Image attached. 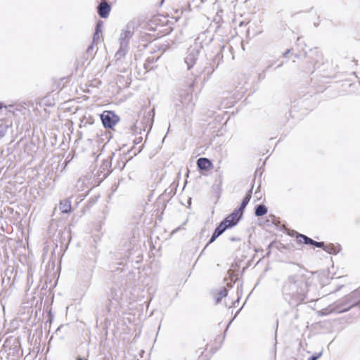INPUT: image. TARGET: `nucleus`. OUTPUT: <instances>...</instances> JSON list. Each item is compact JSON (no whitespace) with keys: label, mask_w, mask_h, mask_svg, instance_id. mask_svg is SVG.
I'll return each instance as SVG.
<instances>
[{"label":"nucleus","mask_w":360,"mask_h":360,"mask_svg":"<svg viewBox=\"0 0 360 360\" xmlns=\"http://www.w3.org/2000/svg\"><path fill=\"white\" fill-rule=\"evenodd\" d=\"M313 288L311 277L297 274L289 276L283 281L282 293L290 305H298L308 298Z\"/></svg>","instance_id":"1"},{"label":"nucleus","mask_w":360,"mask_h":360,"mask_svg":"<svg viewBox=\"0 0 360 360\" xmlns=\"http://www.w3.org/2000/svg\"><path fill=\"white\" fill-rule=\"evenodd\" d=\"M358 302L353 299V295H347L329 305L327 308L321 311L322 315H328L331 313H342L347 311L350 308L357 304Z\"/></svg>","instance_id":"2"},{"label":"nucleus","mask_w":360,"mask_h":360,"mask_svg":"<svg viewBox=\"0 0 360 360\" xmlns=\"http://www.w3.org/2000/svg\"><path fill=\"white\" fill-rule=\"evenodd\" d=\"M101 120L105 128H112L119 121V117L112 111H104L101 115Z\"/></svg>","instance_id":"3"},{"label":"nucleus","mask_w":360,"mask_h":360,"mask_svg":"<svg viewBox=\"0 0 360 360\" xmlns=\"http://www.w3.org/2000/svg\"><path fill=\"white\" fill-rule=\"evenodd\" d=\"M200 49L191 46L187 53V56L185 58V63L187 65V68L191 69L194 64L196 63V60L198 58L200 53Z\"/></svg>","instance_id":"4"},{"label":"nucleus","mask_w":360,"mask_h":360,"mask_svg":"<svg viewBox=\"0 0 360 360\" xmlns=\"http://www.w3.org/2000/svg\"><path fill=\"white\" fill-rule=\"evenodd\" d=\"M243 214L237 210H235L231 214L226 217L223 221L231 228L237 224Z\"/></svg>","instance_id":"5"},{"label":"nucleus","mask_w":360,"mask_h":360,"mask_svg":"<svg viewBox=\"0 0 360 360\" xmlns=\"http://www.w3.org/2000/svg\"><path fill=\"white\" fill-rule=\"evenodd\" d=\"M212 41L211 38L207 39V32L200 33L195 40V46L202 49L204 45H208Z\"/></svg>","instance_id":"6"},{"label":"nucleus","mask_w":360,"mask_h":360,"mask_svg":"<svg viewBox=\"0 0 360 360\" xmlns=\"http://www.w3.org/2000/svg\"><path fill=\"white\" fill-rule=\"evenodd\" d=\"M227 228H229V227L226 225V224L224 221H222L219 224V226L215 229L214 232L213 233V234L209 241V243H212V242H214L219 236H221L225 231V230Z\"/></svg>","instance_id":"7"},{"label":"nucleus","mask_w":360,"mask_h":360,"mask_svg":"<svg viewBox=\"0 0 360 360\" xmlns=\"http://www.w3.org/2000/svg\"><path fill=\"white\" fill-rule=\"evenodd\" d=\"M133 32L131 30L129 26L124 29L120 37V44H125L128 46L129 40L132 37Z\"/></svg>","instance_id":"8"},{"label":"nucleus","mask_w":360,"mask_h":360,"mask_svg":"<svg viewBox=\"0 0 360 360\" xmlns=\"http://www.w3.org/2000/svg\"><path fill=\"white\" fill-rule=\"evenodd\" d=\"M110 11V6L107 2H101L98 6V13L103 18H105L108 16Z\"/></svg>","instance_id":"9"},{"label":"nucleus","mask_w":360,"mask_h":360,"mask_svg":"<svg viewBox=\"0 0 360 360\" xmlns=\"http://www.w3.org/2000/svg\"><path fill=\"white\" fill-rule=\"evenodd\" d=\"M197 165L201 170H207L212 167L211 161L205 158H200L197 160Z\"/></svg>","instance_id":"10"},{"label":"nucleus","mask_w":360,"mask_h":360,"mask_svg":"<svg viewBox=\"0 0 360 360\" xmlns=\"http://www.w3.org/2000/svg\"><path fill=\"white\" fill-rule=\"evenodd\" d=\"M71 201L68 199L61 200L59 204V210L63 213H68L71 211Z\"/></svg>","instance_id":"11"},{"label":"nucleus","mask_w":360,"mask_h":360,"mask_svg":"<svg viewBox=\"0 0 360 360\" xmlns=\"http://www.w3.org/2000/svg\"><path fill=\"white\" fill-rule=\"evenodd\" d=\"M127 51H128V46H126L125 44H122V45L120 44V49H118V51L116 52V53L115 55V60H120L122 58H124V56L126 55Z\"/></svg>","instance_id":"12"},{"label":"nucleus","mask_w":360,"mask_h":360,"mask_svg":"<svg viewBox=\"0 0 360 360\" xmlns=\"http://www.w3.org/2000/svg\"><path fill=\"white\" fill-rule=\"evenodd\" d=\"M251 193H252V191H251V190H250L248 191V193L246 194V195L245 196V198H243L240 207L238 209H237V210L242 214H243L245 208L246 207L247 205L248 204V202L250 200Z\"/></svg>","instance_id":"13"},{"label":"nucleus","mask_w":360,"mask_h":360,"mask_svg":"<svg viewBox=\"0 0 360 360\" xmlns=\"http://www.w3.org/2000/svg\"><path fill=\"white\" fill-rule=\"evenodd\" d=\"M267 212V208L264 205H259L255 208V214L257 217H262L266 214Z\"/></svg>","instance_id":"14"},{"label":"nucleus","mask_w":360,"mask_h":360,"mask_svg":"<svg viewBox=\"0 0 360 360\" xmlns=\"http://www.w3.org/2000/svg\"><path fill=\"white\" fill-rule=\"evenodd\" d=\"M185 99L188 101V103L185 106L186 111L188 112H192L195 105L192 99V96L187 94Z\"/></svg>","instance_id":"15"},{"label":"nucleus","mask_w":360,"mask_h":360,"mask_svg":"<svg viewBox=\"0 0 360 360\" xmlns=\"http://www.w3.org/2000/svg\"><path fill=\"white\" fill-rule=\"evenodd\" d=\"M227 290L225 288L221 289L214 297L216 303H219L223 297H226Z\"/></svg>","instance_id":"16"},{"label":"nucleus","mask_w":360,"mask_h":360,"mask_svg":"<svg viewBox=\"0 0 360 360\" xmlns=\"http://www.w3.org/2000/svg\"><path fill=\"white\" fill-rule=\"evenodd\" d=\"M297 238L300 243H303L304 244H310L313 245L314 240L311 238L303 235V234H299L297 236Z\"/></svg>","instance_id":"17"},{"label":"nucleus","mask_w":360,"mask_h":360,"mask_svg":"<svg viewBox=\"0 0 360 360\" xmlns=\"http://www.w3.org/2000/svg\"><path fill=\"white\" fill-rule=\"evenodd\" d=\"M323 250L330 254H336L337 253L336 248L333 245H331V244L326 245L323 248Z\"/></svg>","instance_id":"18"},{"label":"nucleus","mask_w":360,"mask_h":360,"mask_svg":"<svg viewBox=\"0 0 360 360\" xmlns=\"http://www.w3.org/2000/svg\"><path fill=\"white\" fill-rule=\"evenodd\" d=\"M313 245L317 247V248H324L326 245H324V243L323 242H317L314 240Z\"/></svg>","instance_id":"19"},{"label":"nucleus","mask_w":360,"mask_h":360,"mask_svg":"<svg viewBox=\"0 0 360 360\" xmlns=\"http://www.w3.org/2000/svg\"><path fill=\"white\" fill-rule=\"evenodd\" d=\"M139 129L140 131L141 130V128H139L138 126H137V123H135L133 124V126H131V130L134 132V133H138V130L137 129Z\"/></svg>","instance_id":"20"},{"label":"nucleus","mask_w":360,"mask_h":360,"mask_svg":"<svg viewBox=\"0 0 360 360\" xmlns=\"http://www.w3.org/2000/svg\"><path fill=\"white\" fill-rule=\"evenodd\" d=\"M101 32V22H98L97 25H96V36L98 35V33Z\"/></svg>","instance_id":"21"},{"label":"nucleus","mask_w":360,"mask_h":360,"mask_svg":"<svg viewBox=\"0 0 360 360\" xmlns=\"http://www.w3.org/2000/svg\"><path fill=\"white\" fill-rule=\"evenodd\" d=\"M93 50H94V45L92 44L88 47V49L86 50V53L92 55L91 52L93 51Z\"/></svg>","instance_id":"22"},{"label":"nucleus","mask_w":360,"mask_h":360,"mask_svg":"<svg viewBox=\"0 0 360 360\" xmlns=\"http://www.w3.org/2000/svg\"><path fill=\"white\" fill-rule=\"evenodd\" d=\"M75 360H88V355L86 356H77L75 358Z\"/></svg>","instance_id":"23"},{"label":"nucleus","mask_w":360,"mask_h":360,"mask_svg":"<svg viewBox=\"0 0 360 360\" xmlns=\"http://www.w3.org/2000/svg\"><path fill=\"white\" fill-rule=\"evenodd\" d=\"M13 107V105H10L8 106L7 105H4L2 103H0V110L2 109L3 108H11Z\"/></svg>","instance_id":"24"},{"label":"nucleus","mask_w":360,"mask_h":360,"mask_svg":"<svg viewBox=\"0 0 360 360\" xmlns=\"http://www.w3.org/2000/svg\"><path fill=\"white\" fill-rule=\"evenodd\" d=\"M98 39H99V33H98L97 36H96V33H95L94 36V42L96 41Z\"/></svg>","instance_id":"25"},{"label":"nucleus","mask_w":360,"mask_h":360,"mask_svg":"<svg viewBox=\"0 0 360 360\" xmlns=\"http://www.w3.org/2000/svg\"><path fill=\"white\" fill-rule=\"evenodd\" d=\"M290 52V49H287L284 53H283V56L284 57H286L288 56V54Z\"/></svg>","instance_id":"26"},{"label":"nucleus","mask_w":360,"mask_h":360,"mask_svg":"<svg viewBox=\"0 0 360 360\" xmlns=\"http://www.w3.org/2000/svg\"><path fill=\"white\" fill-rule=\"evenodd\" d=\"M316 359H317V356H312L310 357V359L309 360H316Z\"/></svg>","instance_id":"27"},{"label":"nucleus","mask_w":360,"mask_h":360,"mask_svg":"<svg viewBox=\"0 0 360 360\" xmlns=\"http://www.w3.org/2000/svg\"><path fill=\"white\" fill-rule=\"evenodd\" d=\"M141 138L136 139V140H135V143H139V142H140V141H141Z\"/></svg>","instance_id":"28"}]
</instances>
